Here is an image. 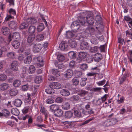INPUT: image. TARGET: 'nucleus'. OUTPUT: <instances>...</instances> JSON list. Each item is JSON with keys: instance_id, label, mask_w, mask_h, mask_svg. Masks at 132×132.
<instances>
[{"instance_id": "1", "label": "nucleus", "mask_w": 132, "mask_h": 132, "mask_svg": "<svg viewBox=\"0 0 132 132\" xmlns=\"http://www.w3.org/2000/svg\"><path fill=\"white\" fill-rule=\"evenodd\" d=\"M66 37L68 38H76L77 39L81 40L83 39V36L81 35V34L78 33L68 31L66 32Z\"/></svg>"}, {"instance_id": "24", "label": "nucleus", "mask_w": 132, "mask_h": 132, "mask_svg": "<svg viewBox=\"0 0 132 132\" xmlns=\"http://www.w3.org/2000/svg\"><path fill=\"white\" fill-rule=\"evenodd\" d=\"M61 95L63 96H67L70 94L69 92L65 89H62L60 91Z\"/></svg>"}, {"instance_id": "21", "label": "nucleus", "mask_w": 132, "mask_h": 132, "mask_svg": "<svg viewBox=\"0 0 132 132\" xmlns=\"http://www.w3.org/2000/svg\"><path fill=\"white\" fill-rule=\"evenodd\" d=\"M26 21L29 24H34L37 22V21L34 18H29L26 19Z\"/></svg>"}, {"instance_id": "16", "label": "nucleus", "mask_w": 132, "mask_h": 132, "mask_svg": "<svg viewBox=\"0 0 132 132\" xmlns=\"http://www.w3.org/2000/svg\"><path fill=\"white\" fill-rule=\"evenodd\" d=\"M1 31L3 34L5 35H8L10 33L9 28L7 27H3L1 29Z\"/></svg>"}, {"instance_id": "40", "label": "nucleus", "mask_w": 132, "mask_h": 132, "mask_svg": "<svg viewBox=\"0 0 132 132\" xmlns=\"http://www.w3.org/2000/svg\"><path fill=\"white\" fill-rule=\"evenodd\" d=\"M18 90L16 89H11L10 91V94L12 96H14L17 95Z\"/></svg>"}, {"instance_id": "46", "label": "nucleus", "mask_w": 132, "mask_h": 132, "mask_svg": "<svg viewBox=\"0 0 132 132\" xmlns=\"http://www.w3.org/2000/svg\"><path fill=\"white\" fill-rule=\"evenodd\" d=\"M42 81V78L41 76H36L35 78V82L37 84L40 83Z\"/></svg>"}, {"instance_id": "44", "label": "nucleus", "mask_w": 132, "mask_h": 132, "mask_svg": "<svg viewBox=\"0 0 132 132\" xmlns=\"http://www.w3.org/2000/svg\"><path fill=\"white\" fill-rule=\"evenodd\" d=\"M32 58L31 56H28L24 59V63L26 64H28L30 63L31 61Z\"/></svg>"}, {"instance_id": "19", "label": "nucleus", "mask_w": 132, "mask_h": 132, "mask_svg": "<svg viewBox=\"0 0 132 132\" xmlns=\"http://www.w3.org/2000/svg\"><path fill=\"white\" fill-rule=\"evenodd\" d=\"M37 64L38 66L39 67H42L44 64V62H43L41 56H39L37 58Z\"/></svg>"}, {"instance_id": "54", "label": "nucleus", "mask_w": 132, "mask_h": 132, "mask_svg": "<svg viewBox=\"0 0 132 132\" xmlns=\"http://www.w3.org/2000/svg\"><path fill=\"white\" fill-rule=\"evenodd\" d=\"M80 68L84 71L87 70L88 67L87 64L86 63H83L80 64Z\"/></svg>"}, {"instance_id": "28", "label": "nucleus", "mask_w": 132, "mask_h": 132, "mask_svg": "<svg viewBox=\"0 0 132 132\" xmlns=\"http://www.w3.org/2000/svg\"><path fill=\"white\" fill-rule=\"evenodd\" d=\"M85 109L87 110L88 111V113L89 114H93L94 113V111H93V109L90 108V105L89 104H87L85 106Z\"/></svg>"}, {"instance_id": "37", "label": "nucleus", "mask_w": 132, "mask_h": 132, "mask_svg": "<svg viewBox=\"0 0 132 132\" xmlns=\"http://www.w3.org/2000/svg\"><path fill=\"white\" fill-rule=\"evenodd\" d=\"M3 117H7L10 116V113L9 111L6 109H4L2 110Z\"/></svg>"}, {"instance_id": "39", "label": "nucleus", "mask_w": 132, "mask_h": 132, "mask_svg": "<svg viewBox=\"0 0 132 132\" xmlns=\"http://www.w3.org/2000/svg\"><path fill=\"white\" fill-rule=\"evenodd\" d=\"M44 34H39L37 35L36 37V39L38 41H40L44 38Z\"/></svg>"}, {"instance_id": "64", "label": "nucleus", "mask_w": 132, "mask_h": 132, "mask_svg": "<svg viewBox=\"0 0 132 132\" xmlns=\"http://www.w3.org/2000/svg\"><path fill=\"white\" fill-rule=\"evenodd\" d=\"M9 12L10 14V15H15L16 14L15 10L12 8L10 9L9 10Z\"/></svg>"}, {"instance_id": "48", "label": "nucleus", "mask_w": 132, "mask_h": 132, "mask_svg": "<svg viewBox=\"0 0 132 132\" xmlns=\"http://www.w3.org/2000/svg\"><path fill=\"white\" fill-rule=\"evenodd\" d=\"M7 55L8 57L13 59L15 58V53L13 52H10L7 53Z\"/></svg>"}, {"instance_id": "22", "label": "nucleus", "mask_w": 132, "mask_h": 132, "mask_svg": "<svg viewBox=\"0 0 132 132\" xmlns=\"http://www.w3.org/2000/svg\"><path fill=\"white\" fill-rule=\"evenodd\" d=\"M17 23L15 21H11L9 24V27L12 29H15L17 27Z\"/></svg>"}, {"instance_id": "35", "label": "nucleus", "mask_w": 132, "mask_h": 132, "mask_svg": "<svg viewBox=\"0 0 132 132\" xmlns=\"http://www.w3.org/2000/svg\"><path fill=\"white\" fill-rule=\"evenodd\" d=\"M11 112L13 114L16 116H18L20 113L19 110L16 108L12 109L11 110Z\"/></svg>"}, {"instance_id": "18", "label": "nucleus", "mask_w": 132, "mask_h": 132, "mask_svg": "<svg viewBox=\"0 0 132 132\" xmlns=\"http://www.w3.org/2000/svg\"><path fill=\"white\" fill-rule=\"evenodd\" d=\"M14 105L16 107H20L21 106L22 102L21 99L19 98L15 99L13 101Z\"/></svg>"}, {"instance_id": "57", "label": "nucleus", "mask_w": 132, "mask_h": 132, "mask_svg": "<svg viewBox=\"0 0 132 132\" xmlns=\"http://www.w3.org/2000/svg\"><path fill=\"white\" fill-rule=\"evenodd\" d=\"M87 78H81V81L80 82V85L81 86H84L86 85Z\"/></svg>"}, {"instance_id": "5", "label": "nucleus", "mask_w": 132, "mask_h": 132, "mask_svg": "<svg viewBox=\"0 0 132 132\" xmlns=\"http://www.w3.org/2000/svg\"><path fill=\"white\" fill-rule=\"evenodd\" d=\"M14 39H19L20 37V35L18 32H14L12 35L10 34L9 36L8 39H7L8 44H9L11 40V38Z\"/></svg>"}, {"instance_id": "36", "label": "nucleus", "mask_w": 132, "mask_h": 132, "mask_svg": "<svg viewBox=\"0 0 132 132\" xmlns=\"http://www.w3.org/2000/svg\"><path fill=\"white\" fill-rule=\"evenodd\" d=\"M35 70V68L33 65H31L28 70V73L30 74L34 73Z\"/></svg>"}, {"instance_id": "50", "label": "nucleus", "mask_w": 132, "mask_h": 132, "mask_svg": "<svg viewBox=\"0 0 132 132\" xmlns=\"http://www.w3.org/2000/svg\"><path fill=\"white\" fill-rule=\"evenodd\" d=\"M21 82L19 80H15L13 82V85L15 87H17L19 86L21 84Z\"/></svg>"}, {"instance_id": "61", "label": "nucleus", "mask_w": 132, "mask_h": 132, "mask_svg": "<svg viewBox=\"0 0 132 132\" xmlns=\"http://www.w3.org/2000/svg\"><path fill=\"white\" fill-rule=\"evenodd\" d=\"M110 119L106 120L104 123V125L106 127L112 126Z\"/></svg>"}, {"instance_id": "62", "label": "nucleus", "mask_w": 132, "mask_h": 132, "mask_svg": "<svg viewBox=\"0 0 132 132\" xmlns=\"http://www.w3.org/2000/svg\"><path fill=\"white\" fill-rule=\"evenodd\" d=\"M29 108V106L25 107L22 110V112L24 114H26L28 112Z\"/></svg>"}, {"instance_id": "56", "label": "nucleus", "mask_w": 132, "mask_h": 132, "mask_svg": "<svg viewBox=\"0 0 132 132\" xmlns=\"http://www.w3.org/2000/svg\"><path fill=\"white\" fill-rule=\"evenodd\" d=\"M31 95L29 93L27 94V97L24 99V102L25 103H28L31 100Z\"/></svg>"}, {"instance_id": "33", "label": "nucleus", "mask_w": 132, "mask_h": 132, "mask_svg": "<svg viewBox=\"0 0 132 132\" xmlns=\"http://www.w3.org/2000/svg\"><path fill=\"white\" fill-rule=\"evenodd\" d=\"M29 32L31 34H36V28L35 26H31L29 28Z\"/></svg>"}, {"instance_id": "51", "label": "nucleus", "mask_w": 132, "mask_h": 132, "mask_svg": "<svg viewBox=\"0 0 132 132\" xmlns=\"http://www.w3.org/2000/svg\"><path fill=\"white\" fill-rule=\"evenodd\" d=\"M68 56L71 59H74L76 57V53L73 51L69 52L68 53Z\"/></svg>"}, {"instance_id": "38", "label": "nucleus", "mask_w": 132, "mask_h": 132, "mask_svg": "<svg viewBox=\"0 0 132 132\" xmlns=\"http://www.w3.org/2000/svg\"><path fill=\"white\" fill-rule=\"evenodd\" d=\"M28 118V123L29 124L31 123L33 121L32 119V117L30 116L29 115H26L25 116L23 117H22V119L23 120H25L26 118Z\"/></svg>"}, {"instance_id": "31", "label": "nucleus", "mask_w": 132, "mask_h": 132, "mask_svg": "<svg viewBox=\"0 0 132 132\" xmlns=\"http://www.w3.org/2000/svg\"><path fill=\"white\" fill-rule=\"evenodd\" d=\"M52 74L56 77H59L60 75V72L59 70L52 69Z\"/></svg>"}, {"instance_id": "58", "label": "nucleus", "mask_w": 132, "mask_h": 132, "mask_svg": "<svg viewBox=\"0 0 132 132\" xmlns=\"http://www.w3.org/2000/svg\"><path fill=\"white\" fill-rule=\"evenodd\" d=\"M95 119L94 117H92L89 119L85 121L81 124V125H84L89 123L91 121Z\"/></svg>"}, {"instance_id": "27", "label": "nucleus", "mask_w": 132, "mask_h": 132, "mask_svg": "<svg viewBox=\"0 0 132 132\" xmlns=\"http://www.w3.org/2000/svg\"><path fill=\"white\" fill-rule=\"evenodd\" d=\"M87 55V53L85 52H80L78 54L79 58L81 60L84 59Z\"/></svg>"}, {"instance_id": "13", "label": "nucleus", "mask_w": 132, "mask_h": 132, "mask_svg": "<svg viewBox=\"0 0 132 132\" xmlns=\"http://www.w3.org/2000/svg\"><path fill=\"white\" fill-rule=\"evenodd\" d=\"M35 36V34H30L27 38V42L29 44H31L34 40Z\"/></svg>"}, {"instance_id": "60", "label": "nucleus", "mask_w": 132, "mask_h": 132, "mask_svg": "<svg viewBox=\"0 0 132 132\" xmlns=\"http://www.w3.org/2000/svg\"><path fill=\"white\" fill-rule=\"evenodd\" d=\"M6 78V76L4 74L0 75V81H3L5 80Z\"/></svg>"}, {"instance_id": "52", "label": "nucleus", "mask_w": 132, "mask_h": 132, "mask_svg": "<svg viewBox=\"0 0 132 132\" xmlns=\"http://www.w3.org/2000/svg\"><path fill=\"white\" fill-rule=\"evenodd\" d=\"M40 111L41 112L44 114L45 118H46L48 116V114L47 110L45 109L43 107H41L40 109Z\"/></svg>"}, {"instance_id": "9", "label": "nucleus", "mask_w": 132, "mask_h": 132, "mask_svg": "<svg viewBox=\"0 0 132 132\" xmlns=\"http://www.w3.org/2000/svg\"><path fill=\"white\" fill-rule=\"evenodd\" d=\"M68 45L65 42H62L60 44L59 47L61 50L63 51H67L68 50Z\"/></svg>"}, {"instance_id": "8", "label": "nucleus", "mask_w": 132, "mask_h": 132, "mask_svg": "<svg viewBox=\"0 0 132 132\" xmlns=\"http://www.w3.org/2000/svg\"><path fill=\"white\" fill-rule=\"evenodd\" d=\"M77 21L80 25L85 26L86 25H87L86 17H79Z\"/></svg>"}, {"instance_id": "59", "label": "nucleus", "mask_w": 132, "mask_h": 132, "mask_svg": "<svg viewBox=\"0 0 132 132\" xmlns=\"http://www.w3.org/2000/svg\"><path fill=\"white\" fill-rule=\"evenodd\" d=\"M110 119L111 122L112 126L115 125L118 121V119L115 118H113Z\"/></svg>"}, {"instance_id": "20", "label": "nucleus", "mask_w": 132, "mask_h": 132, "mask_svg": "<svg viewBox=\"0 0 132 132\" xmlns=\"http://www.w3.org/2000/svg\"><path fill=\"white\" fill-rule=\"evenodd\" d=\"M9 87V85L6 83H4L0 85V90L3 91L7 89Z\"/></svg>"}, {"instance_id": "7", "label": "nucleus", "mask_w": 132, "mask_h": 132, "mask_svg": "<svg viewBox=\"0 0 132 132\" xmlns=\"http://www.w3.org/2000/svg\"><path fill=\"white\" fill-rule=\"evenodd\" d=\"M19 64L18 62L17 61H14L11 63V69L14 71H16L18 69Z\"/></svg>"}, {"instance_id": "53", "label": "nucleus", "mask_w": 132, "mask_h": 132, "mask_svg": "<svg viewBox=\"0 0 132 132\" xmlns=\"http://www.w3.org/2000/svg\"><path fill=\"white\" fill-rule=\"evenodd\" d=\"M74 72L75 75L79 77H81L82 74V72L78 70H75L74 71Z\"/></svg>"}, {"instance_id": "45", "label": "nucleus", "mask_w": 132, "mask_h": 132, "mask_svg": "<svg viewBox=\"0 0 132 132\" xmlns=\"http://www.w3.org/2000/svg\"><path fill=\"white\" fill-rule=\"evenodd\" d=\"M90 41L91 43L94 44H96L98 43L97 40L94 36H90Z\"/></svg>"}, {"instance_id": "41", "label": "nucleus", "mask_w": 132, "mask_h": 132, "mask_svg": "<svg viewBox=\"0 0 132 132\" xmlns=\"http://www.w3.org/2000/svg\"><path fill=\"white\" fill-rule=\"evenodd\" d=\"M69 43L70 46L72 48H75L77 46V43L75 41L71 40L69 41Z\"/></svg>"}, {"instance_id": "12", "label": "nucleus", "mask_w": 132, "mask_h": 132, "mask_svg": "<svg viewBox=\"0 0 132 132\" xmlns=\"http://www.w3.org/2000/svg\"><path fill=\"white\" fill-rule=\"evenodd\" d=\"M50 86H52L53 88L56 89H60L61 88V85L60 84L57 82H53L51 84Z\"/></svg>"}, {"instance_id": "10", "label": "nucleus", "mask_w": 132, "mask_h": 132, "mask_svg": "<svg viewBox=\"0 0 132 132\" xmlns=\"http://www.w3.org/2000/svg\"><path fill=\"white\" fill-rule=\"evenodd\" d=\"M80 26V24L76 21L73 22L71 25V27L73 30L76 31L78 30Z\"/></svg>"}, {"instance_id": "2", "label": "nucleus", "mask_w": 132, "mask_h": 132, "mask_svg": "<svg viewBox=\"0 0 132 132\" xmlns=\"http://www.w3.org/2000/svg\"><path fill=\"white\" fill-rule=\"evenodd\" d=\"M87 30L89 32L90 35V36H95L99 39H100V38H101V39H102L101 40H103V37H99L97 35L98 34V32L97 31L95 30L92 27H88L87 29Z\"/></svg>"}, {"instance_id": "49", "label": "nucleus", "mask_w": 132, "mask_h": 132, "mask_svg": "<svg viewBox=\"0 0 132 132\" xmlns=\"http://www.w3.org/2000/svg\"><path fill=\"white\" fill-rule=\"evenodd\" d=\"M78 94L82 96H85L87 94V92L83 90L79 89L78 90Z\"/></svg>"}, {"instance_id": "6", "label": "nucleus", "mask_w": 132, "mask_h": 132, "mask_svg": "<svg viewBox=\"0 0 132 132\" xmlns=\"http://www.w3.org/2000/svg\"><path fill=\"white\" fill-rule=\"evenodd\" d=\"M84 39V38L83 37V39L79 40L81 42L80 44V48L82 50L87 49L88 47V43L87 42L85 41Z\"/></svg>"}, {"instance_id": "17", "label": "nucleus", "mask_w": 132, "mask_h": 132, "mask_svg": "<svg viewBox=\"0 0 132 132\" xmlns=\"http://www.w3.org/2000/svg\"><path fill=\"white\" fill-rule=\"evenodd\" d=\"M102 58V54L99 53H97L95 54L94 57V59L95 61L98 62L101 60Z\"/></svg>"}, {"instance_id": "55", "label": "nucleus", "mask_w": 132, "mask_h": 132, "mask_svg": "<svg viewBox=\"0 0 132 132\" xmlns=\"http://www.w3.org/2000/svg\"><path fill=\"white\" fill-rule=\"evenodd\" d=\"M29 86L28 84L23 85L21 87L22 90L23 91H27L28 89Z\"/></svg>"}, {"instance_id": "25", "label": "nucleus", "mask_w": 132, "mask_h": 132, "mask_svg": "<svg viewBox=\"0 0 132 132\" xmlns=\"http://www.w3.org/2000/svg\"><path fill=\"white\" fill-rule=\"evenodd\" d=\"M59 108V106L56 104H52L50 106V110L51 112L55 111Z\"/></svg>"}, {"instance_id": "43", "label": "nucleus", "mask_w": 132, "mask_h": 132, "mask_svg": "<svg viewBox=\"0 0 132 132\" xmlns=\"http://www.w3.org/2000/svg\"><path fill=\"white\" fill-rule=\"evenodd\" d=\"M75 116L77 117H80L81 116L80 110H75L74 111Z\"/></svg>"}, {"instance_id": "42", "label": "nucleus", "mask_w": 132, "mask_h": 132, "mask_svg": "<svg viewBox=\"0 0 132 132\" xmlns=\"http://www.w3.org/2000/svg\"><path fill=\"white\" fill-rule=\"evenodd\" d=\"M72 82L73 85L75 86L78 85L79 83L78 78L76 77L74 78L72 80Z\"/></svg>"}, {"instance_id": "34", "label": "nucleus", "mask_w": 132, "mask_h": 132, "mask_svg": "<svg viewBox=\"0 0 132 132\" xmlns=\"http://www.w3.org/2000/svg\"><path fill=\"white\" fill-rule=\"evenodd\" d=\"M55 66L58 68L62 69L64 67L63 64L60 61H58L56 62L55 63Z\"/></svg>"}, {"instance_id": "11", "label": "nucleus", "mask_w": 132, "mask_h": 132, "mask_svg": "<svg viewBox=\"0 0 132 132\" xmlns=\"http://www.w3.org/2000/svg\"><path fill=\"white\" fill-rule=\"evenodd\" d=\"M87 24L92 25L94 22V19L90 15H88L86 16Z\"/></svg>"}, {"instance_id": "47", "label": "nucleus", "mask_w": 132, "mask_h": 132, "mask_svg": "<svg viewBox=\"0 0 132 132\" xmlns=\"http://www.w3.org/2000/svg\"><path fill=\"white\" fill-rule=\"evenodd\" d=\"M29 25V24L27 22H23L20 24V29H23L26 28L28 27Z\"/></svg>"}, {"instance_id": "29", "label": "nucleus", "mask_w": 132, "mask_h": 132, "mask_svg": "<svg viewBox=\"0 0 132 132\" xmlns=\"http://www.w3.org/2000/svg\"><path fill=\"white\" fill-rule=\"evenodd\" d=\"M73 112L70 111L65 112V116L66 118L70 119L73 116Z\"/></svg>"}, {"instance_id": "26", "label": "nucleus", "mask_w": 132, "mask_h": 132, "mask_svg": "<svg viewBox=\"0 0 132 132\" xmlns=\"http://www.w3.org/2000/svg\"><path fill=\"white\" fill-rule=\"evenodd\" d=\"M62 107V109L64 110H68L70 108V105L69 102H66L63 103Z\"/></svg>"}, {"instance_id": "4", "label": "nucleus", "mask_w": 132, "mask_h": 132, "mask_svg": "<svg viewBox=\"0 0 132 132\" xmlns=\"http://www.w3.org/2000/svg\"><path fill=\"white\" fill-rule=\"evenodd\" d=\"M31 45L33 47V51L36 53H38L40 51L42 46L41 44L35 42L33 43Z\"/></svg>"}, {"instance_id": "30", "label": "nucleus", "mask_w": 132, "mask_h": 132, "mask_svg": "<svg viewBox=\"0 0 132 132\" xmlns=\"http://www.w3.org/2000/svg\"><path fill=\"white\" fill-rule=\"evenodd\" d=\"M52 86L47 88L45 89L46 93L48 94H53L54 93V90Z\"/></svg>"}, {"instance_id": "15", "label": "nucleus", "mask_w": 132, "mask_h": 132, "mask_svg": "<svg viewBox=\"0 0 132 132\" xmlns=\"http://www.w3.org/2000/svg\"><path fill=\"white\" fill-rule=\"evenodd\" d=\"M73 75V71L72 69H70L68 70L66 73L64 74V77L67 78H71Z\"/></svg>"}, {"instance_id": "3", "label": "nucleus", "mask_w": 132, "mask_h": 132, "mask_svg": "<svg viewBox=\"0 0 132 132\" xmlns=\"http://www.w3.org/2000/svg\"><path fill=\"white\" fill-rule=\"evenodd\" d=\"M95 27L97 29L98 34L100 35L103 31L104 26L101 21H98L95 23Z\"/></svg>"}, {"instance_id": "63", "label": "nucleus", "mask_w": 132, "mask_h": 132, "mask_svg": "<svg viewBox=\"0 0 132 132\" xmlns=\"http://www.w3.org/2000/svg\"><path fill=\"white\" fill-rule=\"evenodd\" d=\"M57 57L59 60L60 61L64 60L65 59V57L62 54H59L57 56Z\"/></svg>"}, {"instance_id": "14", "label": "nucleus", "mask_w": 132, "mask_h": 132, "mask_svg": "<svg viewBox=\"0 0 132 132\" xmlns=\"http://www.w3.org/2000/svg\"><path fill=\"white\" fill-rule=\"evenodd\" d=\"M54 115L57 117H62L63 114V111L59 108L55 111L53 113Z\"/></svg>"}, {"instance_id": "32", "label": "nucleus", "mask_w": 132, "mask_h": 132, "mask_svg": "<svg viewBox=\"0 0 132 132\" xmlns=\"http://www.w3.org/2000/svg\"><path fill=\"white\" fill-rule=\"evenodd\" d=\"M45 28L44 25L43 23H40L38 26L37 30L38 32H41L43 31Z\"/></svg>"}, {"instance_id": "23", "label": "nucleus", "mask_w": 132, "mask_h": 132, "mask_svg": "<svg viewBox=\"0 0 132 132\" xmlns=\"http://www.w3.org/2000/svg\"><path fill=\"white\" fill-rule=\"evenodd\" d=\"M12 46L15 49L18 48L20 45V43L18 40H14L12 42Z\"/></svg>"}]
</instances>
